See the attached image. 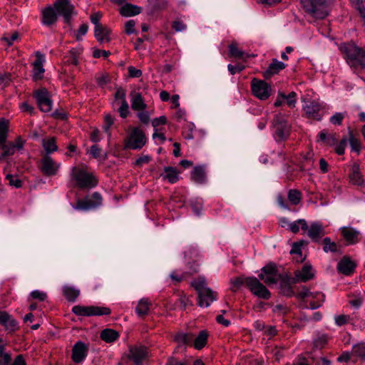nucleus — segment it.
Here are the masks:
<instances>
[{"instance_id":"obj_1","label":"nucleus","mask_w":365,"mask_h":365,"mask_svg":"<svg viewBox=\"0 0 365 365\" xmlns=\"http://www.w3.org/2000/svg\"><path fill=\"white\" fill-rule=\"evenodd\" d=\"M342 49L346 54L348 64L352 68L355 70L365 68V48L350 43L345 44Z\"/></svg>"},{"instance_id":"obj_2","label":"nucleus","mask_w":365,"mask_h":365,"mask_svg":"<svg viewBox=\"0 0 365 365\" xmlns=\"http://www.w3.org/2000/svg\"><path fill=\"white\" fill-rule=\"evenodd\" d=\"M71 178L76 181V185L82 189H90L97 185V180L94 175L80 167H73Z\"/></svg>"},{"instance_id":"obj_3","label":"nucleus","mask_w":365,"mask_h":365,"mask_svg":"<svg viewBox=\"0 0 365 365\" xmlns=\"http://www.w3.org/2000/svg\"><path fill=\"white\" fill-rule=\"evenodd\" d=\"M328 0H301L302 5L305 11L316 19H324L328 12L325 4Z\"/></svg>"},{"instance_id":"obj_4","label":"nucleus","mask_w":365,"mask_h":365,"mask_svg":"<svg viewBox=\"0 0 365 365\" xmlns=\"http://www.w3.org/2000/svg\"><path fill=\"white\" fill-rule=\"evenodd\" d=\"M53 6L58 16H62L66 24H69L72 17L76 14L74 6L70 0H56Z\"/></svg>"},{"instance_id":"obj_5","label":"nucleus","mask_w":365,"mask_h":365,"mask_svg":"<svg viewBox=\"0 0 365 365\" xmlns=\"http://www.w3.org/2000/svg\"><path fill=\"white\" fill-rule=\"evenodd\" d=\"M72 312L78 316L91 317L103 316L110 314V309L105 307L97 306H80L76 305L72 308Z\"/></svg>"},{"instance_id":"obj_6","label":"nucleus","mask_w":365,"mask_h":365,"mask_svg":"<svg viewBox=\"0 0 365 365\" xmlns=\"http://www.w3.org/2000/svg\"><path fill=\"white\" fill-rule=\"evenodd\" d=\"M272 126L274 134L279 140H284L289 136L290 125L283 115L277 114L274 116Z\"/></svg>"},{"instance_id":"obj_7","label":"nucleus","mask_w":365,"mask_h":365,"mask_svg":"<svg viewBox=\"0 0 365 365\" xmlns=\"http://www.w3.org/2000/svg\"><path fill=\"white\" fill-rule=\"evenodd\" d=\"M245 284L250 292L259 298L268 299L271 296L270 292L255 277H247Z\"/></svg>"},{"instance_id":"obj_8","label":"nucleus","mask_w":365,"mask_h":365,"mask_svg":"<svg viewBox=\"0 0 365 365\" xmlns=\"http://www.w3.org/2000/svg\"><path fill=\"white\" fill-rule=\"evenodd\" d=\"M259 277L265 284L270 285L277 284L282 279V274L274 264H269L262 268Z\"/></svg>"},{"instance_id":"obj_9","label":"nucleus","mask_w":365,"mask_h":365,"mask_svg":"<svg viewBox=\"0 0 365 365\" xmlns=\"http://www.w3.org/2000/svg\"><path fill=\"white\" fill-rule=\"evenodd\" d=\"M146 142L143 132L138 128L133 130L129 137L125 140V149H140Z\"/></svg>"},{"instance_id":"obj_10","label":"nucleus","mask_w":365,"mask_h":365,"mask_svg":"<svg viewBox=\"0 0 365 365\" xmlns=\"http://www.w3.org/2000/svg\"><path fill=\"white\" fill-rule=\"evenodd\" d=\"M102 204V197L100 193L96 192L91 196L86 197L83 200H78L73 206L75 210L86 211L95 209Z\"/></svg>"},{"instance_id":"obj_11","label":"nucleus","mask_w":365,"mask_h":365,"mask_svg":"<svg viewBox=\"0 0 365 365\" xmlns=\"http://www.w3.org/2000/svg\"><path fill=\"white\" fill-rule=\"evenodd\" d=\"M252 91L260 100H267L271 95V86L262 80L254 78L251 83Z\"/></svg>"},{"instance_id":"obj_12","label":"nucleus","mask_w":365,"mask_h":365,"mask_svg":"<svg viewBox=\"0 0 365 365\" xmlns=\"http://www.w3.org/2000/svg\"><path fill=\"white\" fill-rule=\"evenodd\" d=\"M296 297L301 300H303L307 297L317 299V302H312L309 304V307H307V308H310L311 309H316L320 307L324 300V294L321 292H310V290L305 287H303L302 290L297 292Z\"/></svg>"},{"instance_id":"obj_13","label":"nucleus","mask_w":365,"mask_h":365,"mask_svg":"<svg viewBox=\"0 0 365 365\" xmlns=\"http://www.w3.org/2000/svg\"><path fill=\"white\" fill-rule=\"evenodd\" d=\"M34 97L38 106L42 112H49L52 108V101L49 93L46 88H41L34 92Z\"/></svg>"},{"instance_id":"obj_14","label":"nucleus","mask_w":365,"mask_h":365,"mask_svg":"<svg viewBox=\"0 0 365 365\" xmlns=\"http://www.w3.org/2000/svg\"><path fill=\"white\" fill-rule=\"evenodd\" d=\"M307 235L315 242H319L322 237L325 235L324 227L322 223L319 222H313L308 225Z\"/></svg>"},{"instance_id":"obj_15","label":"nucleus","mask_w":365,"mask_h":365,"mask_svg":"<svg viewBox=\"0 0 365 365\" xmlns=\"http://www.w3.org/2000/svg\"><path fill=\"white\" fill-rule=\"evenodd\" d=\"M60 165L56 163L48 155H45L41 160V171L46 175L56 174Z\"/></svg>"},{"instance_id":"obj_16","label":"nucleus","mask_w":365,"mask_h":365,"mask_svg":"<svg viewBox=\"0 0 365 365\" xmlns=\"http://www.w3.org/2000/svg\"><path fill=\"white\" fill-rule=\"evenodd\" d=\"M36 60L33 65V79L37 81L41 79L45 72L43 64L45 62V56L39 51L35 53Z\"/></svg>"},{"instance_id":"obj_17","label":"nucleus","mask_w":365,"mask_h":365,"mask_svg":"<svg viewBox=\"0 0 365 365\" xmlns=\"http://www.w3.org/2000/svg\"><path fill=\"white\" fill-rule=\"evenodd\" d=\"M88 347L83 341H78L72 349V360L75 363H81L87 356Z\"/></svg>"},{"instance_id":"obj_18","label":"nucleus","mask_w":365,"mask_h":365,"mask_svg":"<svg viewBox=\"0 0 365 365\" xmlns=\"http://www.w3.org/2000/svg\"><path fill=\"white\" fill-rule=\"evenodd\" d=\"M147 351L144 346H131L129 350V358L135 365H142V361L146 358Z\"/></svg>"},{"instance_id":"obj_19","label":"nucleus","mask_w":365,"mask_h":365,"mask_svg":"<svg viewBox=\"0 0 365 365\" xmlns=\"http://www.w3.org/2000/svg\"><path fill=\"white\" fill-rule=\"evenodd\" d=\"M322 108V106L319 102L311 101L304 107V110L309 118L320 120L322 114L319 112Z\"/></svg>"},{"instance_id":"obj_20","label":"nucleus","mask_w":365,"mask_h":365,"mask_svg":"<svg viewBox=\"0 0 365 365\" xmlns=\"http://www.w3.org/2000/svg\"><path fill=\"white\" fill-rule=\"evenodd\" d=\"M58 14L53 6H49L42 10V24L46 26H51L57 21Z\"/></svg>"},{"instance_id":"obj_21","label":"nucleus","mask_w":365,"mask_h":365,"mask_svg":"<svg viewBox=\"0 0 365 365\" xmlns=\"http://www.w3.org/2000/svg\"><path fill=\"white\" fill-rule=\"evenodd\" d=\"M356 267V264L349 257H344L338 263L337 269L339 272L345 274H351Z\"/></svg>"},{"instance_id":"obj_22","label":"nucleus","mask_w":365,"mask_h":365,"mask_svg":"<svg viewBox=\"0 0 365 365\" xmlns=\"http://www.w3.org/2000/svg\"><path fill=\"white\" fill-rule=\"evenodd\" d=\"M286 67V64L277 58H273L267 69L264 71L263 76L266 79L270 78L272 76L277 74Z\"/></svg>"},{"instance_id":"obj_23","label":"nucleus","mask_w":365,"mask_h":365,"mask_svg":"<svg viewBox=\"0 0 365 365\" xmlns=\"http://www.w3.org/2000/svg\"><path fill=\"white\" fill-rule=\"evenodd\" d=\"M314 277L312 272V267L309 265H304L302 270L295 272L294 277L292 279L294 283H298L300 282H307Z\"/></svg>"},{"instance_id":"obj_24","label":"nucleus","mask_w":365,"mask_h":365,"mask_svg":"<svg viewBox=\"0 0 365 365\" xmlns=\"http://www.w3.org/2000/svg\"><path fill=\"white\" fill-rule=\"evenodd\" d=\"M204 294L198 295L197 304L201 307H208L210 304L217 299V292H214L210 288V293L208 291L205 290Z\"/></svg>"},{"instance_id":"obj_25","label":"nucleus","mask_w":365,"mask_h":365,"mask_svg":"<svg viewBox=\"0 0 365 365\" xmlns=\"http://www.w3.org/2000/svg\"><path fill=\"white\" fill-rule=\"evenodd\" d=\"M344 238L346 241L348 242L349 244H356L360 240V233L359 231L350 228V227H343L341 230Z\"/></svg>"},{"instance_id":"obj_26","label":"nucleus","mask_w":365,"mask_h":365,"mask_svg":"<svg viewBox=\"0 0 365 365\" xmlns=\"http://www.w3.org/2000/svg\"><path fill=\"white\" fill-rule=\"evenodd\" d=\"M0 324H2L9 331H14L17 327L16 321L6 312L0 311Z\"/></svg>"},{"instance_id":"obj_27","label":"nucleus","mask_w":365,"mask_h":365,"mask_svg":"<svg viewBox=\"0 0 365 365\" xmlns=\"http://www.w3.org/2000/svg\"><path fill=\"white\" fill-rule=\"evenodd\" d=\"M131 97V108L135 110H143L146 108V104L142 95L140 93L133 91L130 93Z\"/></svg>"},{"instance_id":"obj_28","label":"nucleus","mask_w":365,"mask_h":365,"mask_svg":"<svg viewBox=\"0 0 365 365\" xmlns=\"http://www.w3.org/2000/svg\"><path fill=\"white\" fill-rule=\"evenodd\" d=\"M191 179L196 183L202 184L206 181V173L205 167L202 165L196 166L191 172Z\"/></svg>"},{"instance_id":"obj_29","label":"nucleus","mask_w":365,"mask_h":365,"mask_svg":"<svg viewBox=\"0 0 365 365\" xmlns=\"http://www.w3.org/2000/svg\"><path fill=\"white\" fill-rule=\"evenodd\" d=\"M349 179L351 182L354 185H361L364 183V179L360 173L359 165L358 163H354L352 165Z\"/></svg>"},{"instance_id":"obj_30","label":"nucleus","mask_w":365,"mask_h":365,"mask_svg":"<svg viewBox=\"0 0 365 365\" xmlns=\"http://www.w3.org/2000/svg\"><path fill=\"white\" fill-rule=\"evenodd\" d=\"M191 285L197 291L198 295L204 294L205 290L208 291L210 293V287L207 286L206 279L205 277L200 276L191 282Z\"/></svg>"},{"instance_id":"obj_31","label":"nucleus","mask_w":365,"mask_h":365,"mask_svg":"<svg viewBox=\"0 0 365 365\" xmlns=\"http://www.w3.org/2000/svg\"><path fill=\"white\" fill-rule=\"evenodd\" d=\"M0 149L1 150V153H0V162L4 161L8 157L14 155L16 152L13 142L6 141L3 143V144L0 145Z\"/></svg>"},{"instance_id":"obj_32","label":"nucleus","mask_w":365,"mask_h":365,"mask_svg":"<svg viewBox=\"0 0 365 365\" xmlns=\"http://www.w3.org/2000/svg\"><path fill=\"white\" fill-rule=\"evenodd\" d=\"M142 9L136 5L125 4L120 8V14L124 16H131L140 14Z\"/></svg>"},{"instance_id":"obj_33","label":"nucleus","mask_w":365,"mask_h":365,"mask_svg":"<svg viewBox=\"0 0 365 365\" xmlns=\"http://www.w3.org/2000/svg\"><path fill=\"white\" fill-rule=\"evenodd\" d=\"M163 179L168 180L170 183H175L179 180L178 173L173 167H165L164 173L161 174Z\"/></svg>"},{"instance_id":"obj_34","label":"nucleus","mask_w":365,"mask_h":365,"mask_svg":"<svg viewBox=\"0 0 365 365\" xmlns=\"http://www.w3.org/2000/svg\"><path fill=\"white\" fill-rule=\"evenodd\" d=\"M63 292L65 297L69 302H75L80 294V290L72 286L66 285L63 287Z\"/></svg>"},{"instance_id":"obj_35","label":"nucleus","mask_w":365,"mask_h":365,"mask_svg":"<svg viewBox=\"0 0 365 365\" xmlns=\"http://www.w3.org/2000/svg\"><path fill=\"white\" fill-rule=\"evenodd\" d=\"M208 333L206 330H202L199 332L198 335L193 339L194 346L197 349L203 348L207 340Z\"/></svg>"},{"instance_id":"obj_36","label":"nucleus","mask_w":365,"mask_h":365,"mask_svg":"<svg viewBox=\"0 0 365 365\" xmlns=\"http://www.w3.org/2000/svg\"><path fill=\"white\" fill-rule=\"evenodd\" d=\"M150 303L147 299H142L139 301L137 307H135V312L140 317H143L148 314L149 307Z\"/></svg>"},{"instance_id":"obj_37","label":"nucleus","mask_w":365,"mask_h":365,"mask_svg":"<svg viewBox=\"0 0 365 365\" xmlns=\"http://www.w3.org/2000/svg\"><path fill=\"white\" fill-rule=\"evenodd\" d=\"M101 17V15L99 14H94L91 15V22L95 25V30H94V36L96 39L101 40L102 38H100L99 34L101 31H103V26L100 24V19Z\"/></svg>"},{"instance_id":"obj_38","label":"nucleus","mask_w":365,"mask_h":365,"mask_svg":"<svg viewBox=\"0 0 365 365\" xmlns=\"http://www.w3.org/2000/svg\"><path fill=\"white\" fill-rule=\"evenodd\" d=\"M299 226L302 230L308 229V224L304 219H299L289 224L288 229L293 233H297L299 231Z\"/></svg>"},{"instance_id":"obj_39","label":"nucleus","mask_w":365,"mask_h":365,"mask_svg":"<svg viewBox=\"0 0 365 365\" xmlns=\"http://www.w3.org/2000/svg\"><path fill=\"white\" fill-rule=\"evenodd\" d=\"M119 337V334L113 329H106L101 331V338L106 342H113Z\"/></svg>"},{"instance_id":"obj_40","label":"nucleus","mask_w":365,"mask_h":365,"mask_svg":"<svg viewBox=\"0 0 365 365\" xmlns=\"http://www.w3.org/2000/svg\"><path fill=\"white\" fill-rule=\"evenodd\" d=\"M194 336L191 333H178L175 336V341L179 344H190L192 342Z\"/></svg>"},{"instance_id":"obj_41","label":"nucleus","mask_w":365,"mask_h":365,"mask_svg":"<svg viewBox=\"0 0 365 365\" xmlns=\"http://www.w3.org/2000/svg\"><path fill=\"white\" fill-rule=\"evenodd\" d=\"M83 50L82 47L71 49L69 52V56H68L67 63L77 66L78 64V58L82 53Z\"/></svg>"},{"instance_id":"obj_42","label":"nucleus","mask_w":365,"mask_h":365,"mask_svg":"<svg viewBox=\"0 0 365 365\" xmlns=\"http://www.w3.org/2000/svg\"><path fill=\"white\" fill-rule=\"evenodd\" d=\"M349 145L351 148V150L359 153L361 150V143L358 137L354 133L352 130L349 131Z\"/></svg>"},{"instance_id":"obj_43","label":"nucleus","mask_w":365,"mask_h":365,"mask_svg":"<svg viewBox=\"0 0 365 365\" xmlns=\"http://www.w3.org/2000/svg\"><path fill=\"white\" fill-rule=\"evenodd\" d=\"M307 243L302 240L299 242H294L292 245V248L290 250V254H296L297 255V257L296 258V261L298 262H302L304 259V257H302V253L301 250V247L306 245Z\"/></svg>"},{"instance_id":"obj_44","label":"nucleus","mask_w":365,"mask_h":365,"mask_svg":"<svg viewBox=\"0 0 365 365\" xmlns=\"http://www.w3.org/2000/svg\"><path fill=\"white\" fill-rule=\"evenodd\" d=\"M9 122L4 118L0 120V145L5 143L8 136Z\"/></svg>"},{"instance_id":"obj_45","label":"nucleus","mask_w":365,"mask_h":365,"mask_svg":"<svg viewBox=\"0 0 365 365\" xmlns=\"http://www.w3.org/2000/svg\"><path fill=\"white\" fill-rule=\"evenodd\" d=\"M43 147L46 152V155L56 151L58 148L57 145H56V140L54 138L43 140Z\"/></svg>"},{"instance_id":"obj_46","label":"nucleus","mask_w":365,"mask_h":365,"mask_svg":"<svg viewBox=\"0 0 365 365\" xmlns=\"http://www.w3.org/2000/svg\"><path fill=\"white\" fill-rule=\"evenodd\" d=\"M230 48V53L232 56H234L235 58H244L245 57H247V55L245 54L244 51L240 50L236 43H232L229 46Z\"/></svg>"},{"instance_id":"obj_47","label":"nucleus","mask_w":365,"mask_h":365,"mask_svg":"<svg viewBox=\"0 0 365 365\" xmlns=\"http://www.w3.org/2000/svg\"><path fill=\"white\" fill-rule=\"evenodd\" d=\"M323 250L325 252H336L337 251V245L335 242H331L329 237H325L323 240Z\"/></svg>"},{"instance_id":"obj_48","label":"nucleus","mask_w":365,"mask_h":365,"mask_svg":"<svg viewBox=\"0 0 365 365\" xmlns=\"http://www.w3.org/2000/svg\"><path fill=\"white\" fill-rule=\"evenodd\" d=\"M302 194L297 190H290L288 193V199L293 205H298L301 200Z\"/></svg>"},{"instance_id":"obj_49","label":"nucleus","mask_w":365,"mask_h":365,"mask_svg":"<svg viewBox=\"0 0 365 365\" xmlns=\"http://www.w3.org/2000/svg\"><path fill=\"white\" fill-rule=\"evenodd\" d=\"M351 319V317L346 314L336 315L334 317V322L339 327L350 323Z\"/></svg>"},{"instance_id":"obj_50","label":"nucleus","mask_w":365,"mask_h":365,"mask_svg":"<svg viewBox=\"0 0 365 365\" xmlns=\"http://www.w3.org/2000/svg\"><path fill=\"white\" fill-rule=\"evenodd\" d=\"M352 354L365 359V344L360 343L353 346Z\"/></svg>"},{"instance_id":"obj_51","label":"nucleus","mask_w":365,"mask_h":365,"mask_svg":"<svg viewBox=\"0 0 365 365\" xmlns=\"http://www.w3.org/2000/svg\"><path fill=\"white\" fill-rule=\"evenodd\" d=\"M279 96H281V97L283 100L287 101V104L290 108H294L295 106L296 96H297V94L295 92H291L287 96L280 93H279Z\"/></svg>"},{"instance_id":"obj_52","label":"nucleus","mask_w":365,"mask_h":365,"mask_svg":"<svg viewBox=\"0 0 365 365\" xmlns=\"http://www.w3.org/2000/svg\"><path fill=\"white\" fill-rule=\"evenodd\" d=\"M247 277H236L231 279L230 283H231V287L230 289L232 292H236L239 289V288L244 284H245V279Z\"/></svg>"},{"instance_id":"obj_53","label":"nucleus","mask_w":365,"mask_h":365,"mask_svg":"<svg viewBox=\"0 0 365 365\" xmlns=\"http://www.w3.org/2000/svg\"><path fill=\"white\" fill-rule=\"evenodd\" d=\"M120 107L118 110L120 113V117L125 118L128 116L129 113V106L126 101H123V102H120Z\"/></svg>"},{"instance_id":"obj_54","label":"nucleus","mask_w":365,"mask_h":365,"mask_svg":"<svg viewBox=\"0 0 365 365\" xmlns=\"http://www.w3.org/2000/svg\"><path fill=\"white\" fill-rule=\"evenodd\" d=\"M114 118L110 114H107L105 116L104 125L103 126V129L105 132H106L109 136H110V133L109 132V129L111 125L113 124Z\"/></svg>"},{"instance_id":"obj_55","label":"nucleus","mask_w":365,"mask_h":365,"mask_svg":"<svg viewBox=\"0 0 365 365\" xmlns=\"http://www.w3.org/2000/svg\"><path fill=\"white\" fill-rule=\"evenodd\" d=\"M103 31H101L99 34V38H102L101 40L97 39V41L100 43L109 42L110 41V31L106 26H103Z\"/></svg>"},{"instance_id":"obj_56","label":"nucleus","mask_w":365,"mask_h":365,"mask_svg":"<svg viewBox=\"0 0 365 365\" xmlns=\"http://www.w3.org/2000/svg\"><path fill=\"white\" fill-rule=\"evenodd\" d=\"M125 100V91L121 88L117 89L115 93V104L123 102Z\"/></svg>"},{"instance_id":"obj_57","label":"nucleus","mask_w":365,"mask_h":365,"mask_svg":"<svg viewBox=\"0 0 365 365\" xmlns=\"http://www.w3.org/2000/svg\"><path fill=\"white\" fill-rule=\"evenodd\" d=\"M328 336L327 334H322L319 335L315 340H314V346L317 348H322L327 342Z\"/></svg>"},{"instance_id":"obj_58","label":"nucleus","mask_w":365,"mask_h":365,"mask_svg":"<svg viewBox=\"0 0 365 365\" xmlns=\"http://www.w3.org/2000/svg\"><path fill=\"white\" fill-rule=\"evenodd\" d=\"M344 116L343 113H336L330 118L329 121L334 125H341Z\"/></svg>"},{"instance_id":"obj_59","label":"nucleus","mask_w":365,"mask_h":365,"mask_svg":"<svg viewBox=\"0 0 365 365\" xmlns=\"http://www.w3.org/2000/svg\"><path fill=\"white\" fill-rule=\"evenodd\" d=\"M6 178L9 180V185L11 186L19 188L21 187L22 185L21 181L19 178H14L11 174L6 175Z\"/></svg>"},{"instance_id":"obj_60","label":"nucleus","mask_w":365,"mask_h":365,"mask_svg":"<svg viewBox=\"0 0 365 365\" xmlns=\"http://www.w3.org/2000/svg\"><path fill=\"white\" fill-rule=\"evenodd\" d=\"M31 297L33 299H38L39 301H44L46 300L47 295L45 292L39 291V290H34L31 292Z\"/></svg>"},{"instance_id":"obj_61","label":"nucleus","mask_w":365,"mask_h":365,"mask_svg":"<svg viewBox=\"0 0 365 365\" xmlns=\"http://www.w3.org/2000/svg\"><path fill=\"white\" fill-rule=\"evenodd\" d=\"M135 21L134 20H129L125 23V31L127 34H132L135 33Z\"/></svg>"},{"instance_id":"obj_62","label":"nucleus","mask_w":365,"mask_h":365,"mask_svg":"<svg viewBox=\"0 0 365 365\" xmlns=\"http://www.w3.org/2000/svg\"><path fill=\"white\" fill-rule=\"evenodd\" d=\"M347 139L343 138L336 148V152L339 155H343L344 153L345 148L346 146Z\"/></svg>"},{"instance_id":"obj_63","label":"nucleus","mask_w":365,"mask_h":365,"mask_svg":"<svg viewBox=\"0 0 365 365\" xmlns=\"http://www.w3.org/2000/svg\"><path fill=\"white\" fill-rule=\"evenodd\" d=\"M179 302L180 303V306L182 309H185L187 307L192 306V303L191 300L190 299L189 297H187L186 295L182 296L179 299Z\"/></svg>"},{"instance_id":"obj_64","label":"nucleus","mask_w":365,"mask_h":365,"mask_svg":"<svg viewBox=\"0 0 365 365\" xmlns=\"http://www.w3.org/2000/svg\"><path fill=\"white\" fill-rule=\"evenodd\" d=\"M172 26L176 32L182 31L186 29V25L181 21H175Z\"/></svg>"}]
</instances>
